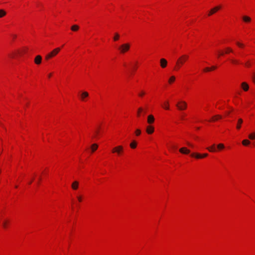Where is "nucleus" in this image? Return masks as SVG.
<instances>
[{
    "label": "nucleus",
    "mask_w": 255,
    "mask_h": 255,
    "mask_svg": "<svg viewBox=\"0 0 255 255\" xmlns=\"http://www.w3.org/2000/svg\"><path fill=\"white\" fill-rule=\"evenodd\" d=\"M60 50L61 49L59 47L54 49L52 51H51L50 52H49L45 55V59L46 60H48L49 59L54 57L59 53Z\"/></svg>",
    "instance_id": "obj_1"
},
{
    "label": "nucleus",
    "mask_w": 255,
    "mask_h": 255,
    "mask_svg": "<svg viewBox=\"0 0 255 255\" xmlns=\"http://www.w3.org/2000/svg\"><path fill=\"white\" fill-rule=\"evenodd\" d=\"M189 56L188 55L184 54L180 56L177 60V64L179 66H183L184 64L188 60Z\"/></svg>",
    "instance_id": "obj_2"
},
{
    "label": "nucleus",
    "mask_w": 255,
    "mask_h": 255,
    "mask_svg": "<svg viewBox=\"0 0 255 255\" xmlns=\"http://www.w3.org/2000/svg\"><path fill=\"white\" fill-rule=\"evenodd\" d=\"M130 47L129 43H124L119 47V50L121 53L124 54L129 50Z\"/></svg>",
    "instance_id": "obj_3"
},
{
    "label": "nucleus",
    "mask_w": 255,
    "mask_h": 255,
    "mask_svg": "<svg viewBox=\"0 0 255 255\" xmlns=\"http://www.w3.org/2000/svg\"><path fill=\"white\" fill-rule=\"evenodd\" d=\"M176 106L179 110L182 111L187 108V104L185 101H181L177 103Z\"/></svg>",
    "instance_id": "obj_4"
},
{
    "label": "nucleus",
    "mask_w": 255,
    "mask_h": 255,
    "mask_svg": "<svg viewBox=\"0 0 255 255\" xmlns=\"http://www.w3.org/2000/svg\"><path fill=\"white\" fill-rule=\"evenodd\" d=\"M123 150H124V148L123 147V146L122 145H119V146H117L116 147H115L113 149H112V152L113 153H117L118 154H121L122 152L123 151Z\"/></svg>",
    "instance_id": "obj_5"
},
{
    "label": "nucleus",
    "mask_w": 255,
    "mask_h": 255,
    "mask_svg": "<svg viewBox=\"0 0 255 255\" xmlns=\"http://www.w3.org/2000/svg\"><path fill=\"white\" fill-rule=\"evenodd\" d=\"M221 5H218V6H216L213 7L209 11L208 15L210 16V15L213 14L214 13L216 12L218 10H220L221 9Z\"/></svg>",
    "instance_id": "obj_6"
},
{
    "label": "nucleus",
    "mask_w": 255,
    "mask_h": 255,
    "mask_svg": "<svg viewBox=\"0 0 255 255\" xmlns=\"http://www.w3.org/2000/svg\"><path fill=\"white\" fill-rule=\"evenodd\" d=\"M42 61V57L38 55H37L34 59V63L37 65H39L41 64Z\"/></svg>",
    "instance_id": "obj_7"
},
{
    "label": "nucleus",
    "mask_w": 255,
    "mask_h": 255,
    "mask_svg": "<svg viewBox=\"0 0 255 255\" xmlns=\"http://www.w3.org/2000/svg\"><path fill=\"white\" fill-rule=\"evenodd\" d=\"M160 66L162 68H164L166 67L167 61L164 58H161L160 60Z\"/></svg>",
    "instance_id": "obj_8"
},
{
    "label": "nucleus",
    "mask_w": 255,
    "mask_h": 255,
    "mask_svg": "<svg viewBox=\"0 0 255 255\" xmlns=\"http://www.w3.org/2000/svg\"><path fill=\"white\" fill-rule=\"evenodd\" d=\"M179 151L181 153L185 154H188L190 152V150H189L188 149H187L186 147H185L180 148Z\"/></svg>",
    "instance_id": "obj_9"
},
{
    "label": "nucleus",
    "mask_w": 255,
    "mask_h": 255,
    "mask_svg": "<svg viewBox=\"0 0 255 255\" xmlns=\"http://www.w3.org/2000/svg\"><path fill=\"white\" fill-rule=\"evenodd\" d=\"M154 120H155V119H154V118L153 115H150L148 116L147 120L148 124H151L153 123L154 122Z\"/></svg>",
    "instance_id": "obj_10"
},
{
    "label": "nucleus",
    "mask_w": 255,
    "mask_h": 255,
    "mask_svg": "<svg viewBox=\"0 0 255 255\" xmlns=\"http://www.w3.org/2000/svg\"><path fill=\"white\" fill-rule=\"evenodd\" d=\"M154 128L151 126H148L146 128V131L148 134H151L154 132Z\"/></svg>",
    "instance_id": "obj_11"
},
{
    "label": "nucleus",
    "mask_w": 255,
    "mask_h": 255,
    "mask_svg": "<svg viewBox=\"0 0 255 255\" xmlns=\"http://www.w3.org/2000/svg\"><path fill=\"white\" fill-rule=\"evenodd\" d=\"M79 187V182L77 181H74L71 185V187L73 190H77Z\"/></svg>",
    "instance_id": "obj_12"
},
{
    "label": "nucleus",
    "mask_w": 255,
    "mask_h": 255,
    "mask_svg": "<svg viewBox=\"0 0 255 255\" xmlns=\"http://www.w3.org/2000/svg\"><path fill=\"white\" fill-rule=\"evenodd\" d=\"M243 120L242 119L239 118L238 120L237 127H236V128L237 129H240L241 128V125L243 124Z\"/></svg>",
    "instance_id": "obj_13"
},
{
    "label": "nucleus",
    "mask_w": 255,
    "mask_h": 255,
    "mask_svg": "<svg viewBox=\"0 0 255 255\" xmlns=\"http://www.w3.org/2000/svg\"><path fill=\"white\" fill-rule=\"evenodd\" d=\"M191 156L192 157H195L198 159L203 158V156H202L201 154L197 153H192L191 154Z\"/></svg>",
    "instance_id": "obj_14"
},
{
    "label": "nucleus",
    "mask_w": 255,
    "mask_h": 255,
    "mask_svg": "<svg viewBox=\"0 0 255 255\" xmlns=\"http://www.w3.org/2000/svg\"><path fill=\"white\" fill-rule=\"evenodd\" d=\"M242 87L243 90L245 91H247L249 89V85L246 82H243L242 84Z\"/></svg>",
    "instance_id": "obj_15"
},
{
    "label": "nucleus",
    "mask_w": 255,
    "mask_h": 255,
    "mask_svg": "<svg viewBox=\"0 0 255 255\" xmlns=\"http://www.w3.org/2000/svg\"><path fill=\"white\" fill-rule=\"evenodd\" d=\"M88 96H89V94L88 92H83L81 95V97L82 100L84 101L85 98L86 97H88Z\"/></svg>",
    "instance_id": "obj_16"
},
{
    "label": "nucleus",
    "mask_w": 255,
    "mask_h": 255,
    "mask_svg": "<svg viewBox=\"0 0 255 255\" xmlns=\"http://www.w3.org/2000/svg\"><path fill=\"white\" fill-rule=\"evenodd\" d=\"M222 118V116L219 115H215L214 117H212L211 121H217L218 119H220Z\"/></svg>",
    "instance_id": "obj_17"
},
{
    "label": "nucleus",
    "mask_w": 255,
    "mask_h": 255,
    "mask_svg": "<svg viewBox=\"0 0 255 255\" xmlns=\"http://www.w3.org/2000/svg\"><path fill=\"white\" fill-rule=\"evenodd\" d=\"M243 20L245 22H250L251 20V18L248 16H243Z\"/></svg>",
    "instance_id": "obj_18"
},
{
    "label": "nucleus",
    "mask_w": 255,
    "mask_h": 255,
    "mask_svg": "<svg viewBox=\"0 0 255 255\" xmlns=\"http://www.w3.org/2000/svg\"><path fill=\"white\" fill-rule=\"evenodd\" d=\"M207 149L210 151V152H214L216 151V148H215V145L213 144L211 147H208Z\"/></svg>",
    "instance_id": "obj_19"
},
{
    "label": "nucleus",
    "mask_w": 255,
    "mask_h": 255,
    "mask_svg": "<svg viewBox=\"0 0 255 255\" xmlns=\"http://www.w3.org/2000/svg\"><path fill=\"white\" fill-rule=\"evenodd\" d=\"M98 147V144L94 143L91 145V149L92 152H94Z\"/></svg>",
    "instance_id": "obj_20"
},
{
    "label": "nucleus",
    "mask_w": 255,
    "mask_h": 255,
    "mask_svg": "<svg viewBox=\"0 0 255 255\" xmlns=\"http://www.w3.org/2000/svg\"><path fill=\"white\" fill-rule=\"evenodd\" d=\"M6 14V12L5 10L2 9H0V18L3 17Z\"/></svg>",
    "instance_id": "obj_21"
},
{
    "label": "nucleus",
    "mask_w": 255,
    "mask_h": 255,
    "mask_svg": "<svg viewBox=\"0 0 255 255\" xmlns=\"http://www.w3.org/2000/svg\"><path fill=\"white\" fill-rule=\"evenodd\" d=\"M79 28V27L78 25H73V26H71V30L73 31H77Z\"/></svg>",
    "instance_id": "obj_22"
},
{
    "label": "nucleus",
    "mask_w": 255,
    "mask_h": 255,
    "mask_svg": "<svg viewBox=\"0 0 255 255\" xmlns=\"http://www.w3.org/2000/svg\"><path fill=\"white\" fill-rule=\"evenodd\" d=\"M242 144L245 146L248 145L250 144V141L248 139H244L242 141Z\"/></svg>",
    "instance_id": "obj_23"
},
{
    "label": "nucleus",
    "mask_w": 255,
    "mask_h": 255,
    "mask_svg": "<svg viewBox=\"0 0 255 255\" xmlns=\"http://www.w3.org/2000/svg\"><path fill=\"white\" fill-rule=\"evenodd\" d=\"M249 138L251 140L255 139V132L250 134L249 135Z\"/></svg>",
    "instance_id": "obj_24"
},
{
    "label": "nucleus",
    "mask_w": 255,
    "mask_h": 255,
    "mask_svg": "<svg viewBox=\"0 0 255 255\" xmlns=\"http://www.w3.org/2000/svg\"><path fill=\"white\" fill-rule=\"evenodd\" d=\"M163 107L166 110H169V103L168 101L165 102L164 105L163 106Z\"/></svg>",
    "instance_id": "obj_25"
},
{
    "label": "nucleus",
    "mask_w": 255,
    "mask_h": 255,
    "mask_svg": "<svg viewBox=\"0 0 255 255\" xmlns=\"http://www.w3.org/2000/svg\"><path fill=\"white\" fill-rule=\"evenodd\" d=\"M120 38V35L118 33H116L115 34V36L114 37V41H117L119 40Z\"/></svg>",
    "instance_id": "obj_26"
},
{
    "label": "nucleus",
    "mask_w": 255,
    "mask_h": 255,
    "mask_svg": "<svg viewBox=\"0 0 255 255\" xmlns=\"http://www.w3.org/2000/svg\"><path fill=\"white\" fill-rule=\"evenodd\" d=\"M130 146L132 148H135L136 146V142L135 141H133L130 144Z\"/></svg>",
    "instance_id": "obj_27"
},
{
    "label": "nucleus",
    "mask_w": 255,
    "mask_h": 255,
    "mask_svg": "<svg viewBox=\"0 0 255 255\" xmlns=\"http://www.w3.org/2000/svg\"><path fill=\"white\" fill-rule=\"evenodd\" d=\"M175 80V77L173 76H171L169 80H168V82L170 83V84H171L172 83H173Z\"/></svg>",
    "instance_id": "obj_28"
},
{
    "label": "nucleus",
    "mask_w": 255,
    "mask_h": 255,
    "mask_svg": "<svg viewBox=\"0 0 255 255\" xmlns=\"http://www.w3.org/2000/svg\"><path fill=\"white\" fill-rule=\"evenodd\" d=\"M143 111V109L142 108L140 107L137 110V116H140V113Z\"/></svg>",
    "instance_id": "obj_29"
},
{
    "label": "nucleus",
    "mask_w": 255,
    "mask_h": 255,
    "mask_svg": "<svg viewBox=\"0 0 255 255\" xmlns=\"http://www.w3.org/2000/svg\"><path fill=\"white\" fill-rule=\"evenodd\" d=\"M252 79L254 83L255 84V72L253 73Z\"/></svg>",
    "instance_id": "obj_30"
},
{
    "label": "nucleus",
    "mask_w": 255,
    "mask_h": 255,
    "mask_svg": "<svg viewBox=\"0 0 255 255\" xmlns=\"http://www.w3.org/2000/svg\"><path fill=\"white\" fill-rule=\"evenodd\" d=\"M219 149H223L224 148V145L222 143L219 144L217 146Z\"/></svg>",
    "instance_id": "obj_31"
},
{
    "label": "nucleus",
    "mask_w": 255,
    "mask_h": 255,
    "mask_svg": "<svg viewBox=\"0 0 255 255\" xmlns=\"http://www.w3.org/2000/svg\"><path fill=\"white\" fill-rule=\"evenodd\" d=\"M227 51L226 52V53H228L229 52H232L233 50L230 47H227L226 48Z\"/></svg>",
    "instance_id": "obj_32"
},
{
    "label": "nucleus",
    "mask_w": 255,
    "mask_h": 255,
    "mask_svg": "<svg viewBox=\"0 0 255 255\" xmlns=\"http://www.w3.org/2000/svg\"><path fill=\"white\" fill-rule=\"evenodd\" d=\"M135 133H136V135H140V134L141 133V131L140 129H137L136 130H135Z\"/></svg>",
    "instance_id": "obj_33"
},
{
    "label": "nucleus",
    "mask_w": 255,
    "mask_h": 255,
    "mask_svg": "<svg viewBox=\"0 0 255 255\" xmlns=\"http://www.w3.org/2000/svg\"><path fill=\"white\" fill-rule=\"evenodd\" d=\"M144 94H145V92L144 91H142L138 93V96L140 97H142L144 95Z\"/></svg>",
    "instance_id": "obj_34"
},
{
    "label": "nucleus",
    "mask_w": 255,
    "mask_h": 255,
    "mask_svg": "<svg viewBox=\"0 0 255 255\" xmlns=\"http://www.w3.org/2000/svg\"><path fill=\"white\" fill-rule=\"evenodd\" d=\"M182 66H179V65H178V64H177V62L176 63V67L175 68V69L176 70H178L179 69V68H180Z\"/></svg>",
    "instance_id": "obj_35"
},
{
    "label": "nucleus",
    "mask_w": 255,
    "mask_h": 255,
    "mask_svg": "<svg viewBox=\"0 0 255 255\" xmlns=\"http://www.w3.org/2000/svg\"><path fill=\"white\" fill-rule=\"evenodd\" d=\"M211 71V68L209 67H206L204 69V72H209Z\"/></svg>",
    "instance_id": "obj_36"
},
{
    "label": "nucleus",
    "mask_w": 255,
    "mask_h": 255,
    "mask_svg": "<svg viewBox=\"0 0 255 255\" xmlns=\"http://www.w3.org/2000/svg\"><path fill=\"white\" fill-rule=\"evenodd\" d=\"M237 45L238 46L240 47H244V45H243L242 43H240V42H237Z\"/></svg>",
    "instance_id": "obj_37"
},
{
    "label": "nucleus",
    "mask_w": 255,
    "mask_h": 255,
    "mask_svg": "<svg viewBox=\"0 0 255 255\" xmlns=\"http://www.w3.org/2000/svg\"><path fill=\"white\" fill-rule=\"evenodd\" d=\"M16 54V52H13L11 54H10L9 56L12 57V58H13L14 57V56H15V55Z\"/></svg>",
    "instance_id": "obj_38"
},
{
    "label": "nucleus",
    "mask_w": 255,
    "mask_h": 255,
    "mask_svg": "<svg viewBox=\"0 0 255 255\" xmlns=\"http://www.w3.org/2000/svg\"><path fill=\"white\" fill-rule=\"evenodd\" d=\"M231 62L233 63H235V64H237L238 63V61L237 60H231Z\"/></svg>",
    "instance_id": "obj_39"
},
{
    "label": "nucleus",
    "mask_w": 255,
    "mask_h": 255,
    "mask_svg": "<svg viewBox=\"0 0 255 255\" xmlns=\"http://www.w3.org/2000/svg\"><path fill=\"white\" fill-rule=\"evenodd\" d=\"M210 68H211V70L216 69L217 68V67L215 66H213Z\"/></svg>",
    "instance_id": "obj_40"
},
{
    "label": "nucleus",
    "mask_w": 255,
    "mask_h": 255,
    "mask_svg": "<svg viewBox=\"0 0 255 255\" xmlns=\"http://www.w3.org/2000/svg\"><path fill=\"white\" fill-rule=\"evenodd\" d=\"M246 65L248 67H250L251 66V64L248 61L246 63Z\"/></svg>",
    "instance_id": "obj_41"
},
{
    "label": "nucleus",
    "mask_w": 255,
    "mask_h": 255,
    "mask_svg": "<svg viewBox=\"0 0 255 255\" xmlns=\"http://www.w3.org/2000/svg\"><path fill=\"white\" fill-rule=\"evenodd\" d=\"M2 225H3V227L4 228H6V222L4 221V222L3 223Z\"/></svg>",
    "instance_id": "obj_42"
},
{
    "label": "nucleus",
    "mask_w": 255,
    "mask_h": 255,
    "mask_svg": "<svg viewBox=\"0 0 255 255\" xmlns=\"http://www.w3.org/2000/svg\"><path fill=\"white\" fill-rule=\"evenodd\" d=\"M77 198H78V201H79V202H81V201H82V197H80V196H78V197H77Z\"/></svg>",
    "instance_id": "obj_43"
},
{
    "label": "nucleus",
    "mask_w": 255,
    "mask_h": 255,
    "mask_svg": "<svg viewBox=\"0 0 255 255\" xmlns=\"http://www.w3.org/2000/svg\"><path fill=\"white\" fill-rule=\"evenodd\" d=\"M99 128H98L96 131H95V132H96V135H98L99 133Z\"/></svg>",
    "instance_id": "obj_44"
},
{
    "label": "nucleus",
    "mask_w": 255,
    "mask_h": 255,
    "mask_svg": "<svg viewBox=\"0 0 255 255\" xmlns=\"http://www.w3.org/2000/svg\"><path fill=\"white\" fill-rule=\"evenodd\" d=\"M202 156H203V158H204V157H207L208 156V154L207 153H204L203 155H202Z\"/></svg>",
    "instance_id": "obj_45"
},
{
    "label": "nucleus",
    "mask_w": 255,
    "mask_h": 255,
    "mask_svg": "<svg viewBox=\"0 0 255 255\" xmlns=\"http://www.w3.org/2000/svg\"><path fill=\"white\" fill-rule=\"evenodd\" d=\"M187 144L189 146H191V147H193V145H192V144H191V143H190L189 142H187Z\"/></svg>",
    "instance_id": "obj_46"
},
{
    "label": "nucleus",
    "mask_w": 255,
    "mask_h": 255,
    "mask_svg": "<svg viewBox=\"0 0 255 255\" xmlns=\"http://www.w3.org/2000/svg\"><path fill=\"white\" fill-rule=\"evenodd\" d=\"M224 54V53L223 52H220L219 55H218V56H220L221 55H223Z\"/></svg>",
    "instance_id": "obj_47"
},
{
    "label": "nucleus",
    "mask_w": 255,
    "mask_h": 255,
    "mask_svg": "<svg viewBox=\"0 0 255 255\" xmlns=\"http://www.w3.org/2000/svg\"><path fill=\"white\" fill-rule=\"evenodd\" d=\"M51 73H50L49 75H48V77L50 78L51 76Z\"/></svg>",
    "instance_id": "obj_48"
},
{
    "label": "nucleus",
    "mask_w": 255,
    "mask_h": 255,
    "mask_svg": "<svg viewBox=\"0 0 255 255\" xmlns=\"http://www.w3.org/2000/svg\"><path fill=\"white\" fill-rule=\"evenodd\" d=\"M32 180H30V181L29 182V184H31L32 183Z\"/></svg>",
    "instance_id": "obj_49"
},
{
    "label": "nucleus",
    "mask_w": 255,
    "mask_h": 255,
    "mask_svg": "<svg viewBox=\"0 0 255 255\" xmlns=\"http://www.w3.org/2000/svg\"><path fill=\"white\" fill-rule=\"evenodd\" d=\"M143 112H144V113H145V111H144V110H143Z\"/></svg>",
    "instance_id": "obj_50"
}]
</instances>
